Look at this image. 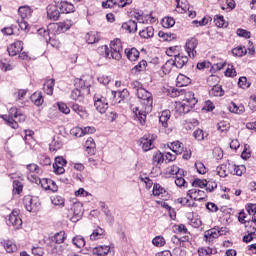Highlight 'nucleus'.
Segmentation results:
<instances>
[{"label":"nucleus","instance_id":"nucleus-1","mask_svg":"<svg viewBox=\"0 0 256 256\" xmlns=\"http://www.w3.org/2000/svg\"><path fill=\"white\" fill-rule=\"evenodd\" d=\"M136 95L142 104V109H139V107H134L132 111L135 119L139 121L140 125H145L147 114L153 111V94L143 87H138L136 89Z\"/></svg>","mask_w":256,"mask_h":256},{"label":"nucleus","instance_id":"nucleus-2","mask_svg":"<svg viewBox=\"0 0 256 256\" xmlns=\"http://www.w3.org/2000/svg\"><path fill=\"white\" fill-rule=\"evenodd\" d=\"M98 53L106 57L107 59H114L115 61H121V53H123V43L121 39L116 38L110 42V50L107 45H103L98 48Z\"/></svg>","mask_w":256,"mask_h":256},{"label":"nucleus","instance_id":"nucleus-3","mask_svg":"<svg viewBox=\"0 0 256 256\" xmlns=\"http://www.w3.org/2000/svg\"><path fill=\"white\" fill-rule=\"evenodd\" d=\"M1 117L12 129H19V123L25 121L24 114L15 107L10 108L8 115H2Z\"/></svg>","mask_w":256,"mask_h":256},{"label":"nucleus","instance_id":"nucleus-4","mask_svg":"<svg viewBox=\"0 0 256 256\" xmlns=\"http://www.w3.org/2000/svg\"><path fill=\"white\" fill-rule=\"evenodd\" d=\"M187 63H189L188 56L184 55L183 53L174 54V59L168 60L162 67V69L169 73L172 67H176L177 69H183V67H185Z\"/></svg>","mask_w":256,"mask_h":256},{"label":"nucleus","instance_id":"nucleus-5","mask_svg":"<svg viewBox=\"0 0 256 256\" xmlns=\"http://www.w3.org/2000/svg\"><path fill=\"white\" fill-rule=\"evenodd\" d=\"M29 181L31 183H36V185H41L42 189H45V191H52L53 193H56L58 191L59 187L55 183V181L47 178L40 179L39 177L35 175L28 176Z\"/></svg>","mask_w":256,"mask_h":256},{"label":"nucleus","instance_id":"nucleus-6","mask_svg":"<svg viewBox=\"0 0 256 256\" xmlns=\"http://www.w3.org/2000/svg\"><path fill=\"white\" fill-rule=\"evenodd\" d=\"M93 101L96 111H98V113H101V115L106 113L107 109H109V100L107 99V96L95 94L93 97Z\"/></svg>","mask_w":256,"mask_h":256},{"label":"nucleus","instance_id":"nucleus-7","mask_svg":"<svg viewBox=\"0 0 256 256\" xmlns=\"http://www.w3.org/2000/svg\"><path fill=\"white\" fill-rule=\"evenodd\" d=\"M23 204L26 211H29V213H31L32 211L35 213L39 211V208L41 207V202L39 201V198L29 195L24 197Z\"/></svg>","mask_w":256,"mask_h":256},{"label":"nucleus","instance_id":"nucleus-8","mask_svg":"<svg viewBox=\"0 0 256 256\" xmlns=\"http://www.w3.org/2000/svg\"><path fill=\"white\" fill-rule=\"evenodd\" d=\"M157 139V136L153 134H145L140 139V145L142 146L143 151H151L155 147L154 141Z\"/></svg>","mask_w":256,"mask_h":256},{"label":"nucleus","instance_id":"nucleus-9","mask_svg":"<svg viewBox=\"0 0 256 256\" xmlns=\"http://www.w3.org/2000/svg\"><path fill=\"white\" fill-rule=\"evenodd\" d=\"M221 235H225L223 233V228L219 230V228H212L210 230L205 231L204 233V240L206 243H213L215 239H218L221 237Z\"/></svg>","mask_w":256,"mask_h":256},{"label":"nucleus","instance_id":"nucleus-10","mask_svg":"<svg viewBox=\"0 0 256 256\" xmlns=\"http://www.w3.org/2000/svg\"><path fill=\"white\" fill-rule=\"evenodd\" d=\"M8 225H12L14 229H21L23 220L19 216V211L13 210L8 218Z\"/></svg>","mask_w":256,"mask_h":256},{"label":"nucleus","instance_id":"nucleus-11","mask_svg":"<svg viewBox=\"0 0 256 256\" xmlns=\"http://www.w3.org/2000/svg\"><path fill=\"white\" fill-rule=\"evenodd\" d=\"M199 45V41L197 38H190L186 41L185 49L187 55L190 57H195L197 55V46Z\"/></svg>","mask_w":256,"mask_h":256},{"label":"nucleus","instance_id":"nucleus-12","mask_svg":"<svg viewBox=\"0 0 256 256\" xmlns=\"http://www.w3.org/2000/svg\"><path fill=\"white\" fill-rule=\"evenodd\" d=\"M187 197L194 201H207V193L197 188L191 189L187 192Z\"/></svg>","mask_w":256,"mask_h":256},{"label":"nucleus","instance_id":"nucleus-13","mask_svg":"<svg viewBox=\"0 0 256 256\" xmlns=\"http://www.w3.org/2000/svg\"><path fill=\"white\" fill-rule=\"evenodd\" d=\"M71 211L73 213L71 221H73V223H76V221H79V219L83 217V204L81 202L74 203Z\"/></svg>","mask_w":256,"mask_h":256},{"label":"nucleus","instance_id":"nucleus-14","mask_svg":"<svg viewBox=\"0 0 256 256\" xmlns=\"http://www.w3.org/2000/svg\"><path fill=\"white\" fill-rule=\"evenodd\" d=\"M65 165H67V160L63 157H56L55 163L53 164L54 173L56 175H63L65 173Z\"/></svg>","mask_w":256,"mask_h":256},{"label":"nucleus","instance_id":"nucleus-15","mask_svg":"<svg viewBox=\"0 0 256 256\" xmlns=\"http://www.w3.org/2000/svg\"><path fill=\"white\" fill-rule=\"evenodd\" d=\"M7 51L10 57H15L16 55H19V53L23 51V41H16L10 44L7 48Z\"/></svg>","mask_w":256,"mask_h":256},{"label":"nucleus","instance_id":"nucleus-16","mask_svg":"<svg viewBox=\"0 0 256 256\" xmlns=\"http://www.w3.org/2000/svg\"><path fill=\"white\" fill-rule=\"evenodd\" d=\"M47 17L52 21H57L61 17V12L59 11V6L50 4L47 7Z\"/></svg>","mask_w":256,"mask_h":256},{"label":"nucleus","instance_id":"nucleus-17","mask_svg":"<svg viewBox=\"0 0 256 256\" xmlns=\"http://www.w3.org/2000/svg\"><path fill=\"white\" fill-rule=\"evenodd\" d=\"M166 177H177L178 175H185V170L178 166L172 165L165 170Z\"/></svg>","mask_w":256,"mask_h":256},{"label":"nucleus","instance_id":"nucleus-18","mask_svg":"<svg viewBox=\"0 0 256 256\" xmlns=\"http://www.w3.org/2000/svg\"><path fill=\"white\" fill-rule=\"evenodd\" d=\"M93 255L97 256H107L109 253H111V246L109 245H100L96 246L92 250Z\"/></svg>","mask_w":256,"mask_h":256},{"label":"nucleus","instance_id":"nucleus-19","mask_svg":"<svg viewBox=\"0 0 256 256\" xmlns=\"http://www.w3.org/2000/svg\"><path fill=\"white\" fill-rule=\"evenodd\" d=\"M71 109L74 113H77L81 119H87V117H89V113H87L85 106L74 103L72 104Z\"/></svg>","mask_w":256,"mask_h":256},{"label":"nucleus","instance_id":"nucleus-20","mask_svg":"<svg viewBox=\"0 0 256 256\" xmlns=\"http://www.w3.org/2000/svg\"><path fill=\"white\" fill-rule=\"evenodd\" d=\"M111 95H113V97H118L116 99V103H123V101H127V99H129V90L123 89L118 92L112 91Z\"/></svg>","mask_w":256,"mask_h":256},{"label":"nucleus","instance_id":"nucleus-21","mask_svg":"<svg viewBox=\"0 0 256 256\" xmlns=\"http://www.w3.org/2000/svg\"><path fill=\"white\" fill-rule=\"evenodd\" d=\"M58 9H60V13H74L75 12V6L72 3H69L67 1H61L58 4Z\"/></svg>","mask_w":256,"mask_h":256},{"label":"nucleus","instance_id":"nucleus-22","mask_svg":"<svg viewBox=\"0 0 256 256\" xmlns=\"http://www.w3.org/2000/svg\"><path fill=\"white\" fill-rule=\"evenodd\" d=\"M169 149H171V151H173V153H175L176 155H181V153L185 151V145L183 144V142L177 140L169 145Z\"/></svg>","mask_w":256,"mask_h":256},{"label":"nucleus","instance_id":"nucleus-23","mask_svg":"<svg viewBox=\"0 0 256 256\" xmlns=\"http://www.w3.org/2000/svg\"><path fill=\"white\" fill-rule=\"evenodd\" d=\"M147 61L141 60L137 65L131 69L132 75H139V73H145L147 71Z\"/></svg>","mask_w":256,"mask_h":256},{"label":"nucleus","instance_id":"nucleus-24","mask_svg":"<svg viewBox=\"0 0 256 256\" xmlns=\"http://www.w3.org/2000/svg\"><path fill=\"white\" fill-rule=\"evenodd\" d=\"M139 35L142 39H153V36L155 35V29L153 26H147L140 30Z\"/></svg>","mask_w":256,"mask_h":256},{"label":"nucleus","instance_id":"nucleus-25","mask_svg":"<svg viewBox=\"0 0 256 256\" xmlns=\"http://www.w3.org/2000/svg\"><path fill=\"white\" fill-rule=\"evenodd\" d=\"M122 29L127 33H137V21L129 20L122 24Z\"/></svg>","mask_w":256,"mask_h":256},{"label":"nucleus","instance_id":"nucleus-26","mask_svg":"<svg viewBox=\"0 0 256 256\" xmlns=\"http://www.w3.org/2000/svg\"><path fill=\"white\" fill-rule=\"evenodd\" d=\"M197 98H195V93L188 91L184 94L183 102L189 105L190 107H195L197 105Z\"/></svg>","mask_w":256,"mask_h":256},{"label":"nucleus","instance_id":"nucleus-27","mask_svg":"<svg viewBox=\"0 0 256 256\" xmlns=\"http://www.w3.org/2000/svg\"><path fill=\"white\" fill-rule=\"evenodd\" d=\"M228 109L230 113H235L236 115H243L245 113V106L243 104L237 105L235 102H231Z\"/></svg>","mask_w":256,"mask_h":256},{"label":"nucleus","instance_id":"nucleus-28","mask_svg":"<svg viewBox=\"0 0 256 256\" xmlns=\"http://www.w3.org/2000/svg\"><path fill=\"white\" fill-rule=\"evenodd\" d=\"M124 53L129 61H137L139 59V50L137 48H126Z\"/></svg>","mask_w":256,"mask_h":256},{"label":"nucleus","instance_id":"nucleus-29","mask_svg":"<svg viewBox=\"0 0 256 256\" xmlns=\"http://www.w3.org/2000/svg\"><path fill=\"white\" fill-rule=\"evenodd\" d=\"M86 153L88 155H95L97 152V145L95 144V140L93 138H88L85 142Z\"/></svg>","mask_w":256,"mask_h":256},{"label":"nucleus","instance_id":"nucleus-30","mask_svg":"<svg viewBox=\"0 0 256 256\" xmlns=\"http://www.w3.org/2000/svg\"><path fill=\"white\" fill-rule=\"evenodd\" d=\"M169 119H171V111L164 110L159 117V123H161L164 129H167V127H169Z\"/></svg>","mask_w":256,"mask_h":256},{"label":"nucleus","instance_id":"nucleus-31","mask_svg":"<svg viewBox=\"0 0 256 256\" xmlns=\"http://www.w3.org/2000/svg\"><path fill=\"white\" fill-rule=\"evenodd\" d=\"M177 13H187L189 11V3L187 0H176Z\"/></svg>","mask_w":256,"mask_h":256},{"label":"nucleus","instance_id":"nucleus-32","mask_svg":"<svg viewBox=\"0 0 256 256\" xmlns=\"http://www.w3.org/2000/svg\"><path fill=\"white\" fill-rule=\"evenodd\" d=\"M1 245L4 246L6 253L17 252V245L11 240H4L1 242Z\"/></svg>","mask_w":256,"mask_h":256},{"label":"nucleus","instance_id":"nucleus-33","mask_svg":"<svg viewBox=\"0 0 256 256\" xmlns=\"http://www.w3.org/2000/svg\"><path fill=\"white\" fill-rule=\"evenodd\" d=\"M105 235V230L101 227H97L90 234V241H98V239H103Z\"/></svg>","mask_w":256,"mask_h":256},{"label":"nucleus","instance_id":"nucleus-34","mask_svg":"<svg viewBox=\"0 0 256 256\" xmlns=\"http://www.w3.org/2000/svg\"><path fill=\"white\" fill-rule=\"evenodd\" d=\"M209 95L211 97H223L225 95V91L221 87V85H215L212 87V89L209 91Z\"/></svg>","mask_w":256,"mask_h":256},{"label":"nucleus","instance_id":"nucleus-35","mask_svg":"<svg viewBox=\"0 0 256 256\" xmlns=\"http://www.w3.org/2000/svg\"><path fill=\"white\" fill-rule=\"evenodd\" d=\"M229 169H233V175H237L238 177H241V175H243L246 171L247 168L245 167V165H231L229 164Z\"/></svg>","mask_w":256,"mask_h":256},{"label":"nucleus","instance_id":"nucleus-36","mask_svg":"<svg viewBox=\"0 0 256 256\" xmlns=\"http://www.w3.org/2000/svg\"><path fill=\"white\" fill-rule=\"evenodd\" d=\"M53 87H55V79H49L44 83L43 90L46 95H53Z\"/></svg>","mask_w":256,"mask_h":256},{"label":"nucleus","instance_id":"nucleus-37","mask_svg":"<svg viewBox=\"0 0 256 256\" xmlns=\"http://www.w3.org/2000/svg\"><path fill=\"white\" fill-rule=\"evenodd\" d=\"M191 109H193V107L190 106L189 104H187L184 101H182L181 103L177 104V106H176V110L180 114L189 113V111H191Z\"/></svg>","mask_w":256,"mask_h":256},{"label":"nucleus","instance_id":"nucleus-38","mask_svg":"<svg viewBox=\"0 0 256 256\" xmlns=\"http://www.w3.org/2000/svg\"><path fill=\"white\" fill-rule=\"evenodd\" d=\"M32 103L36 105L37 107H40V105H43V94L41 92H35L33 95L30 97Z\"/></svg>","mask_w":256,"mask_h":256},{"label":"nucleus","instance_id":"nucleus-39","mask_svg":"<svg viewBox=\"0 0 256 256\" xmlns=\"http://www.w3.org/2000/svg\"><path fill=\"white\" fill-rule=\"evenodd\" d=\"M24 141L26 145H28L29 149H33V147H35V140L33 139V131L31 130L26 131Z\"/></svg>","mask_w":256,"mask_h":256},{"label":"nucleus","instance_id":"nucleus-40","mask_svg":"<svg viewBox=\"0 0 256 256\" xmlns=\"http://www.w3.org/2000/svg\"><path fill=\"white\" fill-rule=\"evenodd\" d=\"M18 13L21 17V19H29V17L31 16V8L29 6H21L18 9Z\"/></svg>","mask_w":256,"mask_h":256},{"label":"nucleus","instance_id":"nucleus-41","mask_svg":"<svg viewBox=\"0 0 256 256\" xmlns=\"http://www.w3.org/2000/svg\"><path fill=\"white\" fill-rule=\"evenodd\" d=\"M177 84L180 87H187V85H191V78H189L183 74H180L177 77Z\"/></svg>","mask_w":256,"mask_h":256},{"label":"nucleus","instance_id":"nucleus-42","mask_svg":"<svg viewBox=\"0 0 256 256\" xmlns=\"http://www.w3.org/2000/svg\"><path fill=\"white\" fill-rule=\"evenodd\" d=\"M75 22H73V20H65L64 22H60L58 24V29H60V31H69L71 29V27H73Z\"/></svg>","mask_w":256,"mask_h":256},{"label":"nucleus","instance_id":"nucleus-43","mask_svg":"<svg viewBox=\"0 0 256 256\" xmlns=\"http://www.w3.org/2000/svg\"><path fill=\"white\" fill-rule=\"evenodd\" d=\"M99 33L97 32H89L86 35V41L89 43V45H93V43H97L99 41Z\"/></svg>","mask_w":256,"mask_h":256},{"label":"nucleus","instance_id":"nucleus-44","mask_svg":"<svg viewBox=\"0 0 256 256\" xmlns=\"http://www.w3.org/2000/svg\"><path fill=\"white\" fill-rule=\"evenodd\" d=\"M165 161V156L161 152H156L152 157V163L157 167V165H161Z\"/></svg>","mask_w":256,"mask_h":256},{"label":"nucleus","instance_id":"nucleus-45","mask_svg":"<svg viewBox=\"0 0 256 256\" xmlns=\"http://www.w3.org/2000/svg\"><path fill=\"white\" fill-rule=\"evenodd\" d=\"M185 175H178L175 179V185L177 187H183L184 189H187L189 187V183L185 180Z\"/></svg>","mask_w":256,"mask_h":256},{"label":"nucleus","instance_id":"nucleus-46","mask_svg":"<svg viewBox=\"0 0 256 256\" xmlns=\"http://www.w3.org/2000/svg\"><path fill=\"white\" fill-rule=\"evenodd\" d=\"M67 239V234L65 231H60L54 235L53 241L56 242L58 245H61Z\"/></svg>","mask_w":256,"mask_h":256},{"label":"nucleus","instance_id":"nucleus-47","mask_svg":"<svg viewBox=\"0 0 256 256\" xmlns=\"http://www.w3.org/2000/svg\"><path fill=\"white\" fill-rule=\"evenodd\" d=\"M247 54V48L245 46H238L232 49V55L235 57H243V55Z\"/></svg>","mask_w":256,"mask_h":256},{"label":"nucleus","instance_id":"nucleus-48","mask_svg":"<svg viewBox=\"0 0 256 256\" xmlns=\"http://www.w3.org/2000/svg\"><path fill=\"white\" fill-rule=\"evenodd\" d=\"M231 129V124L227 121H220L217 124V130L220 131V133H227Z\"/></svg>","mask_w":256,"mask_h":256},{"label":"nucleus","instance_id":"nucleus-49","mask_svg":"<svg viewBox=\"0 0 256 256\" xmlns=\"http://www.w3.org/2000/svg\"><path fill=\"white\" fill-rule=\"evenodd\" d=\"M72 243L73 245H75V247H77L78 249H82V247L85 245V238H83V236H75L72 239Z\"/></svg>","mask_w":256,"mask_h":256},{"label":"nucleus","instance_id":"nucleus-50","mask_svg":"<svg viewBox=\"0 0 256 256\" xmlns=\"http://www.w3.org/2000/svg\"><path fill=\"white\" fill-rule=\"evenodd\" d=\"M175 25V19L172 17H165L162 19V27L165 29H171Z\"/></svg>","mask_w":256,"mask_h":256},{"label":"nucleus","instance_id":"nucleus-51","mask_svg":"<svg viewBox=\"0 0 256 256\" xmlns=\"http://www.w3.org/2000/svg\"><path fill=\"white\" fill-rule=\"evenodd\" d=\"M166 191L160 184H155L153 187V195L155 197H161V195H165Z\"/></svg>","mask_w":256,"mask_h":256},{"label":"nucleus","instance_id":"nucleus-52","mask_svg":"<svg viewBox=\"0 0 256 256\" xmlns=\"http://www.w3.org/2000/svg\"><path fill=\"white\" fill-rule=\"evenodd\" d=\"M214 23L216 27H227V23L225 22V18L221 15H216L214 17Z\"/></svg>","mask_w":256,"mask_h":256},{"label":"nucleus","instance_id":"nucleus-53","mask_svg":"<svg viewBox=\"0 0 256 256\" xmlns=\"http://www.w3.org/2000/svg\"><path fill=\"white\" fill-rule=\"evenodd\" d=\"M165 243H166V241H165V238L163 236H156L152 240V244L155 247H164Z\"/></svg>","mask_w":256,"mask_h":256},{"label":"nucleus","instance_id":"nucleus-54","mask_svg":"<svg viewBox=\"0 0 256 256\" xmlns=\"http://www.w3.org/2000/svg\"><path fill=\"white\" fill-rule=\"evenodd\" d=\"M28 171H30V173H36L37 175H41V173H43V171L40 169L39 165L32 163V164H28L27 166Z\"/></svg>","mask_w":256,"mask_h":256},{"label":"nucleus","instance_id":"nucleus-55","mask_svg":"<svg viewBox=\"0 0 256 256\" xmlns=\"http://www.w3.org/2000/svg\"><path fill=\"white\" fill-rule=\"evenodd\" d=\"M216 173L219 177H227V164H221L216 168Z\"/></svg>","mask_w":256,"mask_h":256},{"label":"nucleus","instance_id":"nucleus-56","mask_svg":"<svg viewBox=\"0 0 256 256\" xmlns=\"http://www.w3.org/2000/svg\"><path fill=\"white\" fill-rule=\"evenodd\" d=\"M238 87L241 89H249L251 87V82L247 81V77H240L238 81Z\"/></svg>","mask_w":256,"mask_h":256},{"label":"nucleus","instance_id":"nucleus-57","mask_svg":"<svg viewBox=\"0 0 256 256\" xmlns=\"http://www.w3.org/2000/svg\"><path fill=\"white\" fill-rule=\"evenodd\" d=\"M52 204L58 207H65V198L61 196H54L52 198Z\"/></svg>","mask_w":256,"mask_h":256},{"label":"nucleus","instance_id":"nucleus-58","mask_svg":"<svg viewBox=\"0 0 256 256\" xmlns=\"http://www.w3.org/2000/svg\"><path fill=\"white\" fill-rule=\"evenodd\" d=\"M195 167H196L197 173H199L200 175H205V173H207V167H205V164H203V162L197 161L195 163Z\"/></svg>","mask_w":256,"mask_h":256},{"label":"nucleus","instance_id":"nucleus-59","mask_svg":"<svg viewBox=\"0 0 256 256\" xmlns=\"http://www.w3.org/2000/svg\"><path fill=\"white\" fill-rule=\"evenodd\" d=\"M192 187H200V189H203L207 187V180L197 178L192 182Z\"/></svg>","mask_w":256,"mask_h":256},{"label":"nucleus","instance_id":"nucleus-60","mask_svg":"<svg viewBox=\"0 0 256 256\" xmlns=\"http://www.w3.org/2000/svg\"><path fill=\"white\" fill-rule=\"evenodd\" d=\"M225 76L226 77H236L237 76V71H235V67H233V65L228 64V67L225 71Z\"/></svg>","mask_w":256,"mask_h":256},{"label":"nucleus","instance_id":"nucleus-61","mask_svg":"<svg viewBox=\"0 0 256 256\" xmlns=\"http://www.w3.org/2000/svg\"><path fill=\"white\" fill-rule=\"evenodd\" d=\"M58 109L61 113H64V115H69L71 113V109L63 102H58Z\"/></svg>","mask_w":256,"mask_h":256},{"label":"nucleus","instance_id":"nucleus-62","mask_svg":"<svg viewBox=\"0 0 256 256\" xmlns=\"http://www.w3.org/2000/svg\"><path fill=\"white\" fill-rule=\"evenodd\" d=\"M193 137L196 141H203L205 139V133L201 129H197L193 132Z\"/></svg>","mask_w":256,"mask_h":256},{"label":"nucleus","instance_id":"nucleus-63","mask_svg":"<svg viewBox=\"0 0 256 256\" xmlns=\"http://www.w3.org/2000/svg\"><path fill=\"white\" fill-rule=\"evenodd\" d=\"M71 99H73L74 101H81V99H83V95L81 94V90L74 89L71 92Z\"/></svg>","mask_w":256,"mask_h":256},{"label":"nucleus","instance_id":"nucleus-64","mask_svg":"<svg viewBox=\"0 0 256 256\" xmlns=\"http://www.w3.org/2000/svg\"><path fill=\"white\" fill-rule=\"evenodd\" d=\"M40 165H43V167H47L49 165H51V158H49V156L43 154L40 156Z\"/></svg>","mask_w":256,"mask_h":256}]
</instances>
